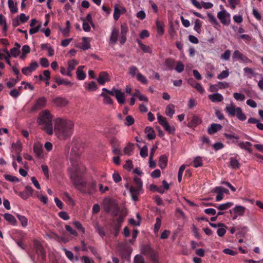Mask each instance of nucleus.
<instances>
[{"mask_svg": "<svg viewBox=\"0 0 263 263\" xmlns=\"http://www.w3.org/2000/svg\"><path fill=\"white\" fill-rule=\"evenodd\" d=\"M97 81L100 84L103 85L106 82L109 81L108 74L106 71H101L99 73Z\"/></svg>", "mask_w": 263, "mask_h": 263, "instance_id": "obj_14", "label": "nucleus"}, {"mask_svg": "<svg viewBox=\"0 0 263 263\" xmlns=\"http://www.w3.org/2000/svg\"><path fill=\"white\" fill-rule=\"evenodd\" d=\"M79 63L75 60H71L68 63V69L69 71H72L75 67V66L78 65Z\"/></svg>", "mask_w": 263, "mask_h": 263, "instance_id": "obj_56", "label": "nucleus"}, {"mask_svg": "<svg viewBox=\"0 0 263 263\" xmlns=\"http://www.w3.org/2000/svg\"><path fill=\"white\" fill-rule=\"evenodd\" d=\"M192 164L193 166L195 167L202 166L203 165V162L201 158L200 157H197L194 158V160H193L192 161Z\"/></svg>", "mask_w": 263, "mask_h": 263, "instance_id": "obj_40", "label": "nucleus"}, {"mask_svg": "<svg viewBox=\"0 0 263 263\" xmlns=\"http://www.w3.org/2000/svg\"><path fill=\"white\" fill-rule=\"evenodd\" d=\"M136 78L138 82H140L143 84H146L148 83V81L146 78L143 76L140 72L137 73Z\"/></svg>", "mask_w": 263, "mask_h": 263, "instance_id": "obj_44", "label": "nucleus"}, {"mask_svg": "<svg viewBox=\"0 0 263 263\" xmlns=\"http://www.w3.org/2000/svg\"><path fill=\"white\" fill-rule=\"evenodd\" d=\"M17 217L19 221H20V222L22 224V226L23 228H25V227H27V226L28 224V220H27V218L25 216H24L23 215H21L20 214H17Z\"/></svg>", "mask_w": 263, "mask_h": 263, "instance_id": "obj_42", "label": "nucleus"}, {"mask_svg": "<svg viewBox=\"0 0 263 263\" xmlns=\"http://www.w3.org/2000/svg\"><path fill=\"white\" fill-rule=\"evenodd\" d=\"M129 191L132 199L135 201H138V196L142 192V189H139L138 187L131 186L129 188Z\"/></svg>", "mask_w": 263, "mask_h": 263, "instance_id": "obj_11", "label": "nucleus"}, {"mask_svg": "<svg viewBox=\"0 0 263 263\" xmlns=\"http://www.w3.org/2000/svg\"><path fill=\"white\" fill-rule=\"evenodd\" d=\"M22 79V77H17L16 79H11V81H8L7 82V85L9 88L13 87L15 85L16 83L20 81Z\"/></svg>", "mask_w": 263, "mask_h": 263, "instance_id": "obj_53", "label": "nucleus"}, {"mask_svg": "<svg viewBox=\"0 0 263 263\" xmlns=\"http://www.w3.org/2000/svg\"><path fill=\"white\" fill-rule=\"evenodd\" d=\"M202 22L199 19H196L194 22V30L198 33L201 32Z\"/></svg>", "mask_w": 263, "mask_h": 263, "instance_id": "obj_39", "label": "nucleus"}, {"mask_svg": "<svg viewBox=\"0 0 263 263\" xmlns=\"http://www.w3.org/2000/svg\"><path fill=\"white\" fill-rule=\"evenodd\" d=\"M0 25L3 26V32H6L7 31L6 20L4 16L1 14H0Z\"/></svg>", "mask_w": 263, "mask_h": 263, "instance_id": "obj_49", "label": "nucleus"}, {"mask_svg": "<svg viewBox=\"0 0 263 263\" xmlns=\"http://www.w3.org/2000/svg\"><path fill=\"white\" fill-rule=\"evenodd\" d=\"M248 123L256 124L257 128L259 130H263V124L260 123L259 120L256 118L251 117L248 120Z\"/></svg>", "mask_w": 263, "mask_h": 263, "instance_id": "obj_28", "label": "nucleus"}, {"mask_svg": "<svg viewBox=\"0 0 263 263\" xmlns=\"http://www.w3.org/2000/svg\"><path fill=\"white\" fill-rule=\"evenodd\" d=\"M104 210L108 213L112 211L115 215H117L119 209L115 201L109 199L104 201Z\"/></svg>", "mask_w": 263, "mask_h": 263, "instance_id": "obj_5", "label": "nucleus"}, {"mask_svg": "<svg viewBox=\"0 0 263 263\" xmlns=\"http://www.w3.org/2000/svg\"><path fill=\"white\" fill-rule=\"evenodd\" d=\"M125 124L127 126H131L135 122L134 118L131 115L127 116L125 117Z\"/></svg>", "mask_w": 263, "mask_h": 263, "instance_id": "obj_54", "label": "nucleus"}, {"mask_svg": "<svg viewBox=\"0 0 263 263\" xmlns=\"http://www.w3.org/2000/svg\"><path fill=\"white\" fill-rule=\"evenodd\" d=\"M139 72L138 68L136 66H131L128 69V74H130L132 77L137 76V73Z\"/></svg>", "mask_w": 263, "mask_h": 263, "instance_id": "obj_47", "label": "nucleus"}, {"mask_svg": "<svg viewBox=\"0 0 263 263\" xmlns=\"http://www.w3.org/2000/svg\"><path fill=\"white\" fill-rule=\"evenodd\" d=\"M157 31L158 34H163L164 33L163 24L162 22L157 21L156 22Z\"/></svg>", "mask_w": 263, "mask_h": 263, "instance_id": "obj_50", "label": "nucleus"}, {"mask_svg": "<svg viewBox=\"0 0 263 263\" xmlns=\"http://www.w3.org/2000/svg\"><path fill=\"white\" fill-rule=\"evenodd\" d=\"M100 96L103 98V103L104 104L111 105L114 103L112 100L105 93L102 92Z\"/></svg>", "mask_w": 263, "mask_h": 263, "instance_id": "obj_35", "label": "nucleus"}, {"mask_svg": "<svg viewBox=\"0 0 263 263\" xmlns=\"http://www.w3.org/2000/svg\"><path fill=\"white\" fill-rule=\"evenodd\" d=\"M12 147L17 153H19L22 150L21 142L18 141L16 143H12Z\"/></svg>", "mask_w": 263, "mask_h": 263, "instance_id": "obj_63", "label": "nucleus"}, {"mask_svg": "<svg viewBox=\"0 0 263 263\" xmlns=\"http://www.w3.org/2000/svg\"><path fill=\"white\" fill-rule=\"evenodd\" d=\"M121 14V12L120 8L117 5H116L115 6V11L114 14V18L116 21H117L120 17Z\"/></svg>", "mask_w": 263, "mask_h": 263, "instance_id": "obj_52", "label": "nucleus"}, {"mask_svg": "<svg viewBox=\"0 0 263 263\" xmlns=\"http://www.w3.org/2000/svg\"><path fill=\"white\" fill-rule=\"evenodd\" d=\"M33 151L38 159L43 157V147L42 144L39 142H35L33 145Z\"/></svg>", "mask_w": 263, "mask_h": 263, "instance_id": "obj_12", "label": "nucleus"}, {"mask_svg": "<svg viewBox=\"0 0 263 263\" xmlns=\"http://www.w3.org/2000/svg\"><path fill=\"white\" fill-rule=\"evenodd\" d=\"M137 42L140 49L146 53H151L152 50L150 47L145 44H142L139 40H137Z\"/></svg>", "mask_w": 263, "mask_h": 263, "instance_id": "obj_37", "label": "nucleus"}, {"mask_svg": "<svg viewBox=\"0 0 263 263\" xmlns=\"http://www.w3.org/2000/svg\"><path fill=\"white\" fill-rule=\"evenodd\" d=\"M8 7L10 9V11L12 13H15L17 12L18 9L14 4V2L12 0H8Z\"/></svg>", "mask_w": 263, "mask_h": 263, "instance_id": "obj_33", "label": "nucleus"}, {"mask_svg": "<svg viewBox=\"0 0 263 263\" xmlns=\"http://www.w3.org/2000/svg\"><path fill=\"white\" fill-rule=\"evenodd\" d=\"M84 66H80L77 68L76 71V74L77 79L79 80H84L86 78V73L83 71Z\"/></svg>", "mask_w": 263, "mask_h": 263, "instance_id": "obj_19", "label": "nucleus"}, {"mask_svg": "<svg viewBox=\"0 0 263 263\" xmlns=\"http://www.w3.org/2000/svg\"><path fill=\"white\" fill-rule=\"evenodd\" d=\"M4 178L9 181L12 182H17L20 181V179L15 176H11L10 175L5 174L4 175Z\"/></svg>", "mask_w": 263, "mask_h": 263, "instance_id": "obj_46", "label": "nucleus"}, {"mask_svg": "<svg viewBox=\"0 0 263 263\" xmlns=\"http://www.w3.org/2000/svg\"><path fill=\"white\" fill-rule=\"evenodd\" d=\"M3 216L10 224L14 226H17V220L12 214L7 213L3 214Z\"/></svg>", "mask_w": 263, "mask_h": 263, "instance_id": "obj_15", "label": "nucleus"}, {"mask_svg": "<svg viewBox=\"0 0 263 263\" xmlns=\"http://www.w3.org/2000/svg\"><path fill=\"white\" fill-rule=\"evenodd\" d=\"M134 181L136 184L135 186L138 187L139 189H142V182L140 178L135 177L134 178Z\"/></svg>", "mask_w": 263, "mask_h": 263, "instance_id": "obj_61", "label": "nucleus"}, {"mask_svg": "<svg viewBox=\"0 0 263 263\" xmlns=\"http://www.w3.org/2000/svg\"><path fill=\"white\" fill-rule=\"evenodd\" d=\"M231 54V51L230 49H227L224 52L221 54L220 58L224 61L230 60Z\"/></svg>", "mask_w": 263, "mask_h": 263, "instance_id": "obj_45", "label": "nucleus"}, {"mask_svg": "<svg viewBox=\"0 0 263 263\" xmlns=\"http://www.w3.org/2000/svg\"><path fill=\"white\" fill-rule=\"evenodd\" d=\"M225 111L231 117L236 116L240 121H243L247 119V116L242 113L241 108L239 107H236L233 104L231 106H227L225 108Z\"/></svg>", "mask_w": 263, "mask_h": 263, "instance_id": "obj_4", "label": "nucleus"}, {"mask_svg": "<svg viewBox=\"0 0 263 263\" xmlns=\"http://www.w3.org/2000/svg\"><path fill=\"white\" fill-rule=\"evenodd\" d=\"M154 251V249L148 245H143L141 248V253L148 257V256Z\"/></svg>", "mask_w": 263, "mask_h": 263, "instance_id": "obj_25", "label": "nucleus"}, {"mask_svg": "<svg viewBox=\"0 0 263 263\" xmlns=\"http://www.w3.org/2000/svg\"><path fill=\"white\" fill-rule=\"evenodd\" d=\"M208 98L213 102H221L223 99V96L219 93H215L213 95H210L208 96Z\"/></svg>", "mask_w": 263, "mask_h": 263, "instance_id": "obj_21", "label": "nucleus"}, {"mask_svg": "<svg viewBox=\"0 0 263 263\" xmlns=\"http://www.w3.org/2000/svg\"><path fill=\"white\" fill-rule=\"evenodd\" d=\"M234 205L233 202H228L221 204H217L216 206V208L220 211H223V210H227L231 208Z\"/></svg>", "mask_w": 263, "mask_h": 263, "instance_id": "obj_22", "label": "nucleus"}, {"mask_svg": "<svg viewBox=\"0 0 263 263\" xmlns=\"http://www.w3.org/2000/svg\"><path fill=\"white\" fill-rule=\"evenodd\" d=\"M234 98L237 101H243L245 99V96L243 94L235 92L233 93Z\"/></svg>", "mask_w": 263, "mask_h": 263, "instance_id": "obj_60", "label": "nucleus"}, {"mask_svg": "<svg viewBox=\"0 0 263 263\" xmlns=\"http://www.w3.org/2000/svg\"><path fill=\"white\" fill-rule=\"evenodd\" d=\"M128 31V26L126 23H124L121 25V37L120 39V43L121 45H123L126 41V34Z\"/></svg>", "mask_w": 263, "mask_h": 263, "instance_id": "obj_10", "label": "nucleus"}, {"mask_svg": "<svg viewBox=\"0 0 263 263\" xmlns=\"http://www.w3.org/2000/svg\"><path fill=\"white\" fill-rule=\"evenodd\" d=\"M54 81L58 85L63 84L66 86H71L72 85V83L70 82V81H68L64 79H60L59 77H56L54 79Z\"/></svg>", "mask_w": 263, "mask_h": 263, "instance_id": "obj_32", "label": "nucleus"}, {"mask_svg": "<svg viewBox=\"0 0 263 263\" xmlns=\"http://www.w3.org/2000/svg\"><path fill=\"white\" fill-rule=\"evenodd\" d=\"M119 30L117 28H114L112 30V33H111L109 38L110 42L112 44L117 43L119 37Z\"/></svg>", "mask_w": 263, "mask_h": 263, "instance_id": "obj_17", "label": "nucleus"}, {"mask_svg": "<svg viewBox=\"0 0 263 263\" xmlns=\"http://www.w3.org/2000/svg\"><path fill=\"white\" fill-rule=\"evenodd\" d=\"M229 77V71L227 70H223L220 74L217 76V78L219 80H222Z\"/></svg>", "mask_w": 263, "mask_h": 263, "instance_id": "obj_59", "label": "nucleus"}, {"mask_svg": "<svg viewBox=\"0 0 263 263\" xmlns=\"http://www.w3.org/2000/svg\"><path fill=\"white\" fill-rule=\"evenodd\" d=\"M175 106L173 104H169L166 108L165 113L166 115L172 117L173 114L175 113L174 110Z\"/></svg>", "mask_w": 263, "mask_h": 263, "instance_id": "obj_36", "label": "nucleus"}, {"mask_svg": "<svg viewBox=\"0 0 263 263\" xmlns=\"http://www.w3.org/2000/svg\"><path fill=\"white\" fill-rule=\"evenodd\" d=\"M74 124L70 120L57 118L55 120L54 129L56 136L60 139H66L70 137L73 131Z\"/></svg>", "mask_w": 263, "mask_h": 263, "instance_id": "obj_2", "label": "nucleus"}, {"mask_svg": "<svg viewBox=\"0 0 263 263\" xmlns=\"http://www.w3.org/2000/svg\"><path fill=\"white\" fill-rule=\"evenodd\" d=\"M165 130L170 134H174L175 132V128L173 126H171L167 122L164 125L162 126Z\"/></svg>", "mask_w": 263, "mask_h": 263, "instance_id": "obj_58", "label": "nucleus"}, {"mask_svg": "<svg viewBox=\"0 0 263 263\" xmlns=\"http://www.w3.org/2000/svg\"><path fill=\"white\" fill-rule=\"evenodd\" d=\"M53 115L47 109L43 110L39 114L37 122L41 129L49 135L53 134L52 120Z\"/></svg>", "mask_w": 263, "mask_h": 263, "instance_id": "obj_3", "label": "nucleus"}, {"mask_svg": "<svg viewBox=\"0 0 263 263\" xmlns=\"http://www.w3.org/2000/svg\"><path fill=\"white\" fill-rule=\"evenodd\" d=\"M88 37H83V44L82 49L83 50H88L90 48V45L89 44Z\"/></svg>", "mask_w": 263, "mask_h": 263, "instance_id": "obj_43", "label": "nucleus"}, {"mask_svg": "<svg viewBox=\"0 0 263 263\" xmlns=\"http://www.w3.org/2000/svg\"><path fill=\"white\" fill-rule=\"evenodd\" d=\"M217 17L222 24L227 25L229 24L227 19H230V14L226 10L223 9L218 13Z\"/></svg>", "mask_w": 263, "mask_h": 263, "instance_id": "obj_9", "label": "nucleus"}, {"mask_svg": "<svg viewBox=\"0 0 263 263\" xmlns=\"http://www.w3.org/2000/svg\"><path fill=\"white\" fill-rule=\"evenodd\" d=\"M224 137L228 140H230V143L235 144L237 143V140L239 139V136L236 135L235 133H226L223 134Z\"/></svg>", "mask_w": 263, "mask_h": 263, "instance_id": "obj_16", "label": "nucleus"}, {"mask_svg": "<svg viewBox=\"0 0 263 263\" xmlns=\"http://www.w3.org/2000/svg\"><path fill=\"white\" fill-rule=\"evenodd\" d=\"M84 167L82 165H73L68 168L70 178L74 186L81 193L91 195L96 191V182L92 180L88 183L82 175Z\"/></svg>", "mask_w": 263, "mask_h": 263, "instance_id": "obj_1", "label": "nucleus"}, {"mask_svg": "<svg viewBox=\"0 0 263 263\" xmlns=\"http://www.w3.org/2000/svg\"><path fill=\"white\" fill-rule=\"evenodd\" d=\"M115 97L119 104H123L125 103L124 94L120 90H118V92H117Z\"/></svg>", "mask_w": 263, "mask_h": 263, "instance_id": "obj_26", "label": "nucleus"}, {"mask_svg": "<svg viewBox=\"0 0 263 263\" xmlns=\"http://www.w3.org/2000/svg\"><path fill=\"white\" fill-rule=\"evenodd\" d=\"M145 133L147 134V137L149 140H153L156 137L155 130L151 127L145 128Z\"/></svg>", "mask_w": 263, "mask_h": 263, "instance_id": "obj_24", "label": "nucleus"}, {"mask_svg": "<svg viewBox=\"0 0 263 263\" xmlns=\"http://www.w3.org/2000/svg\"><path fill=\"white\" fill-rule=\"evenodd\" d=\"M52 102L58 107H63L68 104V101L65 98L58 97L54 98Z\"/></svg>", "mask_w": 263, "mask_h": 263, "instance_id": "obj_13", "label": "nucleus"}, {"mask_svg": "<svg viewBox=\"0 0 263 263\" xmlns=\"http://www.w3.org/2000/svg\"><path fill=\"white\" fill-rule=\"evenodd\" d=\"M84 86L87 90L89 91H95L98 88L96 82L95 81H91L89 83L85 82Z\"/></svg>", "mask_w": 263, "mask_h": 263, "instance_id": "obj_20", "label": "nucleus"}, {"mask_svg": "<svg viewBox=\"0 0 263 263\" xmlns=\"http://www.w3.org/2000/svg\"><path fill=\"white\" fill-rule=\"evenodd\" d=\"M246 208L241 205H236L233 209V212L234 214H236L238 216H242L245 213V210Z\"/></svg>", "mask_w": 263, "mask_h": 263, "instance_id": "obj_27", "label": "nucleus"}, {"mask_svg": "<svg viewBox=\"0 0 263 263\" xmlns=\"http://www.w3.org/2000/svg\"><path fill=\"white\" fill-rule=\"evenodd\" d=\"M47 102V99L46 98L44 97L39 98L35 101L34 105L31 108V110L32 111H36L38 110L41 109L46 106Z\"/></svg>", "mask_w": 263, "mask_h": 263, "instance_id": "obj_6", "label": "nucleus"}, {"mask_svg": "<svg viewBox=\"0 0 263 263\" xmlns=\"http://www.w3.org/2000/svg\"><path fill=\"white\" fill-rule=\"evenodd\" d=\"M230 165L234 169H237L240 167V163L237 159V157H231L230 158Z\"/></svg>", "mask_w": 263, "mask_h": 263, "instance_id": "obj_31", "label": "nucleus"}, {"mask_svg": "<svg viewBox=\"0 0 263 263\" xmlns=\"http://www.w3.org/2000/svg\"><path fill=\"white\" fill-rule=\"evenodd\" d=\"M109 143L112 147H116V146H119L120 145L119 141L117 138L115 137H112L110 139Z\"/></svg>", "mask_w": 263, "mask_h": 263, "instance_id": "obj_55", "label": "nucleus"}, {"mask_svg": "<svg viewBox=\"0 0 263 263\" xmlns=\"http://www.w3.org/2000/svg\"><path fill=\"white\" fill-rule=\"evenodd\" d=\"M38 66V63L36 61H33L29 66L27 67H24L22 69V72L24 74L27 76L34 71Z\"/></svg>", "mask_w": 263, "mask_h": 263, "instance_id": "obj_8", "label": "nucleus"}, {"mask_svg": "<svg viewBox=\"0 0 263 263\" xmlns=\"http://www.w3.org/2000/svg\"><path fill=\"white\" fill-rule=\"evenodd\" d=\"M134 145L132 143H127V145L124 147V153L128 156L132 155V152L133 151Z\"/></svg>", "mask_w": 263, "mask_h": 263, "instance_id": "obj_34", "label": "nucleus"}, {"mask_svg": "<svg viewBox=\"0 0 263 263\" xmlns=\"http://www.w3.org/2000/svg\"><path fill=\"white\" fill-rule=\"evenodd\" d=\"M207 16L208 18V21L211 24H212L214 26L218 25V21H217L216 17L211 13H208Z\"/></svg>", "mask_w": 263, "mask_h": 263, "instance_id": "obj_48", "label": "nucleus"}, {"mask_svg": "<svg viewBox=\"0 0 263 263\" xmlns=\"http://www.w3.org/2000/svg\"><path fill=\"white\" fill-rule=\"evenodd\" d=\"M222 126L217 123H213L208 129V133L210 135H213L217 131L222 129Z\"/></svg>", "mask_w": 263, "mask_h": 263, "instance_id": "obj_18", "label": "nucleus"}, {"mask_svg": "<svg viewBox=\"0 0 263 263\" xmlns=\"http://www.w3.org/2000/svg\"><path fill=\"white\" fill-rule=\"evenodd\" d=\"M65 229L70 234L75 236H77V232L75 230L73 229L71 227L67 225L65 226Z\"/></svg>", "mask_w": 263, "mask_h": 263, "instance_id": "obj_64", "label": "nucleus"}, {"mask_svg": "<svg viewBox=\"0 0 263 263\" xmlns=\"http://www.w3.org/2000/svg\"><path fill=\"white\" fill-rule=\"evenodd\" d=\"M15 46L10 50V53L12 57L16 58L20 54L21 45L20 44L15 43Z\"/></svg>", "mask_w": 263, "mask_h": 263, "instance_id": "obj_23", "label": "nucleus"}, {"mask_svg": "<svg viewBox=\"0 0 263 263\" xmlns=\"http://www.w3.org/2000/svg\"><path fill=\"white\" fill-rule=\"evenodd\" d=\"M233 59L234 60H239L245 63H250L252 62L251 60L240 52L239 50L234 51L233 55Z\"/></svg>", "mask_w": 263, "mask_h": 263, "instance_id": "obj_7", "label": "nucleus"}, {"mask_svg": "<svg viewBox=\"0 0 263 263\" xmlns=\"http://www.w3.org/2000/svg\"><path fill=\"white\" fill-rule=\"evenodd\" d=\"M156 220V221L154 226V232L156 235H157L159 230L161 227V224H162V222L161 221L160 217H157Z\"/></svg>", "mask_w": 263, "mask_h": 263, "instance_id": "obj_41", "label": "nucleus"}, {"mask_svg": "<svg viewBox=\"0 0 263 263\" xmlns=\"http://www.w3.org/2000/svg\"><path fill=\"white\" fill-rule=\"evenodd\" d=\"M238 146L242 149L248 151L249 153L252 152V149L250 147L252 146V144L250 142H240L238 144Z\"/></svg>", "mask_w": 263, "mask_h": 263, "instance_id": "obj_29", "label": "nucleus"}, {"mask_svg": "<svg viewBox=\"0 0 263 263\" xmlns=\"http://www.w3.org/2000/svg\"><path fill=\"white\" fill-rule=\"evenodd\" d=\"M175 70L179 73L182 72L184 69V65L181 62H177L176 66L175 68Z\"/></svg>", "mask_w": 263, "mask_h": 263, "instance_id": "obj_57", "label": "nucleus"}, {"mask_svg": "<svg viewBox=\"0 0 263 263\" xmlns=\"http://www.w3.org/2000/svg\"><path fill=\"white\" fill-rule=\"evenodd\" d=\"M167 159L164 155H161L159 158V165L161 169H164L167 165Z\"/></svg>", "mask_w": 263, "mask_h": 263, "instance_id": "obj_30", "label": "nucleus"}, {"mask_svg": "<svg viewBox=\"0 0 263 263\" xmlns=\"http://www.w3.org/2000/svg\"><path fill=\"white\" fill-rule=\"evenodd\" d=\"M175 61L171 58H167L165 61V66H167L171 69H173L174 67Z\"/></svg>", "mask_w": 263, "mask_h": 263, "instance_id": "obj_51", "label": "nucleus"}, {"mask_svg": "<svg viewBox=\"0 0 263 263\" xmlns=\"http://www.w3.org/2000/svg\"><path fill=\"white\" fill-rule=\"evenodd\" d=\"M144 261V258L141 255H137L134 257V263H143Z\"/></svg>", "mask_w": 263, "mask_h": 263, "instance_id": "obj_62", "label": "nucleus"}, {"mask_svg": "<svg viewBox=\"0 0 263 263\" xmlns=\"http://www.w3.org/2000/svg\"><path fill=\"white\" fill-rule=\"evenodd\" d=\"M148 258H150L153 263H158L159 259L157 253L154 251L148 256Z\"/></svg>", "mask_w": 263, "mask_h": 263, "instance_id": "obj_38", "label": "nucleus"}]
</instances>
